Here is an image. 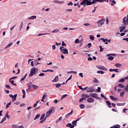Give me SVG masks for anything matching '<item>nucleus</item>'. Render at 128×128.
Listing matches in <instances>:
<instances>
[{"label": "nucleus", "mask_w": 128, "mask_h": 128, "mask_svg": "<svg viewBox=\"0 0 128 128\" xmlns=\"http://www.w3.org/2000/svg\"><path fill=\"white\" fill-rule=\"evenodd\" d=\"M81 6L86 7V6H92V0H84L80 3Z\"/></svg>", "instance_id": "1"}, {"label": "nucleus", "mask_w": 128, "mask_h": 128, "mask_svg": "<svg viewBox=\"0 0 128 128\" xmlns=\"http://www.w3.org/2000/svg\"><path fill=\"white\" fill-rule=\"evenodd\" d=\"M52 110H54V107H51L50 108L49 110L46 112V118H48L49 116L52 114Z\"/></svg>", "instance_id": "2"}, {"label": "nucleus", "mask_w": 128, "mask_h": 128, "mask_svg": "<svg viewBox=\"0 0 128 128\" xmlns=\"http://www.w3.org/2000/svg\"><path fill=\"white\" fill-rule=\"evenodd\" d=\"M122 24H124V26H126L128 25V14L126 16H124L122 19Z\"/></svg>", "instance_id": "3"}, {"label": "nucleus", "mask_w": 128, "mask_h": 128, "mask_svg": "<svg viewBox=\"0 0 128 128\" xmlns=\"http://www.w3.org/2000/svg\"><path fill=\"white\" fill-rule=\"evenodd\" d=\"M36 68H31V70L30 71V74H29V76H34L36 74Z\"/></svg>", "instance_id": "4"}, {"label": "nucleus", "mask_w": 128, "mask_h": 128, "mask_svg": "<svg viewBox=\"0 0 128 128\" xmlns=\"http://www.w3.org/2000/svg\"><path fill=\"white\" fill-rule=\"evenodd\" d=\"M90 96L92 98H96V100H100V99L102 100L101 98H98V94L91 93L90 94Z\"/></svg>", "instance_id": "5"}, {"label": "nucleus", "mask_w": 128, "mask_h": 128, "mask_svg": "<svg viewBox=\"0 0 128 128\" xmlns=\"http://www.w3.org/2000/svg\"><path fill=\"white\" fill-rule=\"evenodd\" d=\"M105 22H106V19L103 18L98 20L96 22V24H99L100 26H102V24H104Z\"/></svg>", "instance_id": "6"}, {"label": "nucleus", "mask_w": 128, "mask_h": 128, "mask_svg": "<svg viewBox=\"0 0 128 128\" xmlns=\"http://www.w3.org/2000/svg\"><path fill=\"white\" fill-rule=\"evenodd\" d=\"M9 96H10V98H12V102H14V100H16V97L18 96V94H14V96L10 94L9 95Z\"/></svg>", "instance_id": "7"}, {"label": "nucleus", "mask_w": 128, "mask_h": 128, "mask_svg": "<svg viewBox=\"0 0 128 128\" xmlns=\"http://www.w3.org/2000/svg\"><path fill=\"white\" fill-rule=\"evenodd\" d=\"M97 68H98V70H105L106 72V70H108V68H106L104 67V66H97Z\"/></svg>", "instance_id": "8"}, {"label": "nucleus", "mask_w": 128, "mask_h": 128, "mask_svg": "<svg viewBox=\"0 0 128 128\" xmlns=\"http://www.w3.org/2000/svg\"><path fill=\"white\" fill-rule=\"evenodd\" d=\"M94 92V87H90L86 90L87 92Z\"/></svg>", "instance_id": "9"}, {"label": "nucleus", "mask_w": 128, "mask_h": 128, "mask_svg": "<svg viewBox=\"0 0 128 128\" xmlns=\"http://www.w3.org/2000/svg\"><path fill=\"white\" fill-rule=\"evenodd\" d=\"M96 2H102V0H93L92 1L91 0V4H96Z\"/></svg>", "instance_id": "10"}, {"label": "nucleus", "mask_w": 128, "mask_h": 128, "mask_svg": "<svg viewBox=\"0 0 128 128\" xmlns=\"http://www.w3.org/2000/svg\"><path fill=\"white\" fill-rule=\"evenodd\" d=\"M62 54H68V48H64L63 49V50L62 51Z\"/></svg>", "instance_id": "11"}, {"label": "nucleus", "mask_w": 128, "mask_h": 128, "mask_svg": "<svg viewBox=\"0 0 128 128\" xmlns=\"http://www.w3.org/2000/svg\"><path fill=\"white\" fill-rule=\"evenodd\" d=\"M87 102L90 104H92V102H94V100L92 98H89L87 99Z\"/></svg>", "instance_id": "12"}, {"label": "nucleus", "mask_w": 128, "mask_h": 128, "mask_svg": "<svg viewBox=\"0 0 128 128\" xmlns=\"http://www.w3.org/2000/svg\"><path fill=\"white\" fill-rule=\"evenodd\" d=\"M54 4H64V1H58V0H55L53 1Z\"/></svg>", "instance_id": "13"}, {"label": "nucleus", "mask_w": 128, "mask_h": 128, "mask_svg": "<svg viewBox=\"0 0 128 128\" xmlns=\"http://www.w3.org/2000/svg\"><path fill=\"white\" fill-rule=\"evenodd\" d=\"M12 128H24V126H18V124H13L12 125Z\"/></svg>", "instance_id": "14"}, {"label": "nucleus", "mask_w": 128, "mask_h": 128, "mask_svg": "<svg viewBox=\"0 0 128 128\" xmlns=\"http://www.w3.org/2000/svg\"><path fill=\"white\" fill-rule=\"evenodd\" d=\"M72 114H74V110H72L70 112H69L68 114H66V115L65 118H68L70 116H72Z\"/></svg>", "instance_id": "15"}, {"label": "nucleus", "mask_w": 128, "mask_h": 128, "mask_svg": "<svg viewBox=\"0 0 128 128\" xmlns=\"http://www.w3.org/2000/svg\"><path fill=\"white\" fill-rule=\"evenodd\" d=\"M120 32H122V31L126 30V26H120Z\"/></svg>", "instance_id": "16"}, {"label": "nucleus", "mask_w": 128, "mask_h": 128, "mask_svg": "<svg viewBox=\"0 0 128 128\" xmlns=\"http://www.w3.org/2000/svg\"><path fill=\"white\" fill-rule=\"evenodd\" d=\"M82 98H90V96L86 94H82L81 95Z\"/></svg>", "instance_id": "17"}, {"label": "nucleus", "mask_w": 128, "mask_h": 128, "mask_svg": "<svg viewBox=\"0 0 128 128\" xmlns=\"http://www.w3.org/2000/svg\"><path fill=\"white\" fill-rule=\"evenodd\" d=\"M110 98L111 100H112L117 101V100H118V98H114V96H110Z\"/></svg>", "instance_id": "18"}, {"label": "nucleus", "mask_w": 128, "mask_h": 128, "mask_svg": "<svg viewBox=\"0 0 128 128\" xmlns=\"http://www.w3.org/2000/svg\"><path fill=\"white\" fill-rule=\"evenodd\" d=\"M106 104L108 106V108H112V104L110 103V101L106 100Z\"/></svg>", "instance_id": "19"}, {"label": "nucleus", "mask_w": 128, "mask_h": 128, "mask_svg": "<svg viewBox=\"0 0 128 128\" xmlns=\"http://www.w3.org/2000/svg\"><path fill=\"white\" fill-rule=\"evenodd\" d=\"M58 81V76H56L55 78L52 80V82H56Z\"/></svg>", "instance_id": "20"}, {"label": "nucleus", "mask_w": 128, "mask_h": 128, "mask_svg": "<svg viewBox=\"0 0 128 128\" xmlns=\"http://www.w3.org/2000/svg\"><path fill=\"white\" fill-rule=\"evenodd\" d=\"M9 82H10L12 86H16V84H14V80H12V79L9 80Z\"/></svg>", "instance_id": "21"}, {"label": "nucleus", "mask_w": 128, "mask_h": 128, "mask_svg": "<svg viewBox=\"0 0 128 128\" xmlns=\"http://www.w3.org/2000/svg\"><path fill=\"white\" fill-rule=\"evenodd\" d=\"M46 96H48L46 95V94H44L42 97V98L41 100V102H44V98H46Z\"/></svg>", "instance_id": "22"}, {"label": "nucleus", "mask_w": 128, "mask_h": 128, "mask_svg": "<svg viewBox=\"0 0 128 128\" xmlns=\"http://www.w3.org/2000/svg\"><path fill=\"white\" fill-rule=\"evenodd\" d=\"M12 42H10L8 45H7L6 47H5V49L6 48H10V46H12Z\"/></svg>", "instance_id": "23"}, {"label": "nucleus", "mask_w": 128, "mask_h": 128, "mask_svg": "<svg viewBox=\"0 0 128 128\" xmlns=\"http://www.w3.org/2000/svg\"><path fill=\"white\" fill-rule=\"evenodd\" d=\"M32 88H33L34 90H38V86H36V84H32Z\"/></svg>", "instance_id": "24"}, {"label": "nucleus", "mask_w": 128, "mask_h": 128, "mask_svg": "<svg viewBox=\"0 0 128 128\" xmlns=\"http://www.w3.org/2000/svg\"><path fill=\"white\" fill-rule=\"evenodd\" d=\"M22 92L23 94L22 98H26V90H24L22 89Z\"/></svg>", "instance_id": "25"}, {"label": "nucleus", "mask_w": 128, "mask_h": 128, "mask_svg": "<svg viewBox=\"0 0 128 128\" xmlns=\"http://www.w3.org/2000/svg\"><path fill=\"white\" fill-rule=\"evenodd\" d=\"M89 38L90 40H94V36L92 35H90Z\"/></svg>", "instance_id": "26"}, {"label": "nucleus", "mask_w": 128, "mask_h": 128, "mask_svg": "<svg viewBox=\"0 0 128 128\" xmlns=\"http://www.w3.org/2000/svg\"><path fill=\"white\" fill-rule=\"evenodd\" d=\"M32 82L28 83V90H30V88H32Z\"/></svg>", "instance_id": "27"}, {"label": "nucleus", "mask_w": 128, "mask_h": 128, "mask_svg": "<svg viewBox=\"0 0 128 128\" xmlns=\"http://www.w3.org/2000/svg\"><path fill=\"white\" fill-rule=\"evenodd\" d=\"M36 16H31L30 17L28 18V20H36Z\"/></svg>", "instance_id": "28"}, {"label": "nucleus", "mask_w": 128, "mask_h": 128, "mask_svg": "<svg viewBox=\"0 0 128 128\" xmlns=\"http://www.w3.org/2000/svg\"><path fill=\"white\" fill-rule=\"evenodd\" d=\"M67 74H78V72H76L75 71H69L68 72H67Z\"/></svg>", "instance_id": "29"}, {"label": "nucleus", "mask_w": 128, "mask_h": 128, "mask_svg": "<svg viewBox=\"0 0 128 128\" xmlns=\"http://www.w3.org/2000/svg\"><path fill=\"white\" fill-rule=\"evenodd\" d=\"M126 104V103H117L116 106H122Z\"/></svg>", "instance_id": "30"}, {"label": "nucleus", "mask_w": 128, "mask_h": 128, "mask_svg": "<svg viewBox=\"0 0 128 128\" xmlns=\"http://www.w3.org/2000/svg\"><path fill=\"white\" fill-rule=\"evenodd\" d=\"M79 106L81 110H82L86 108V106L84 104H80Z\"/></svg>", "instance_id": "31"}, {"label": "nucleus", "mask_w": 128, "mask_h": 128, "mask_svg": "<svg viewBox=\"0 0 128 128\" xmlns=\"http://www.w3.org/2000/svg\"><path fill=\"white\" fill-rule=\"evenodd\" d=\"M44 116H46V114H42L40 118V120H42L44 118Z\"/></svg>", "instance_id": "32"}, {"label": "nucleus", "mask_w": 128, "mask_h": 128, "mask_svg": "<svg viewBox=\"0 0 128 128\" xmlns=\"http://www.w3.org/2000/svg\"><path fill=\"white\" fill-rule=\"evenodd\" d=\"M40 114H37L35 116V118H34V120H38V118H40Z\"/></svg>", "instance_id": "33"}, {"label": "nucleus", "mask_w": 128, "mask_h": 128, "mask_svg": "<svg viewBox=\"0 0 128 128\" xmlns=\"http://www.w3.org/2000/svg\"><path fill=\"white\" fill-rule=\"evenodd\" d=\"M115 66L116 68H120V66H122V64L120 63L116 64Z\"/></svg>", "instance_id": "34"}, {"label": "nucleus", "mask_w": 128, "mask_h": 128, "mask_svg": "<svg viewBox=\"0 0 128 128\" xmlns=\"http://www.w3.org/2000/svg\"><path fill=\"white\" fill-rule=\"evenodd\" d=\"M114 58L112 56H110L108 57V60H114Z\"/></svg>", "instance_id": "35"}, {"label": "nucleus", "mask_w": 128, "mask_h": 128, "mask_svg": "<svg viewBox=\"0 0 128 128\" xmlns=\"http://www.w3.org/2000/svg\"><path fill=\"white\" fill-rule=\"evenodd\" d=\"M125 80L124 78H122L118 81V82H124Z\"/></svg>", "instance_id": "36"}, {"label": "nucleus", "mask_w": 128, "mask_h": 128, "mask_svg": "<svg viewBox=\"0 0 128 128\" xmlns=\"http://www.w3.org/2000/svg\"><path fill=\"white\" fill-rule=\"evenodd\" d=\"M46 34H50L49 33L40 34H38L37 36H46Z\"/></svg>", "instance_id": "37"}, {"label": "nucleus", "mask_w": 128, "mask_h": 128, "mask_svg": "<svg viewBox=\"0 0 128 128\" xmlns=\"http://www.w3.org/2000/svg\"><path fill=\"white\" fill-rule=\"evenodd\" d=\"M118 88H124V86L122 84H120L118 85Z\"/></svg>", "instance_id": "38"}, {"label": "nucleus", "mask_w": 128, "mask_h": 128, "mask_svg": "<svg viewBox=\"0 0 128 128\" xmlns=\"http://www.w3.org/2000/svg\"><path fill=\"white\" fill-rule=\"evenodd\" d=\"M60 32V30L58 29H55L52 31V32L53 34L58 32Z\"/></svg>", "instance_id": "39"}, {"label": "nucleus", "mask_w": 128, "mask_h": 128, "mask_svg": "<svg viewBox=\"0 0 128 128\" xmlns=\"http://www.w3.org/2000/svg\"><path fill=\"white\" fill-rule=\"evenodd\" d=\"M26 75H27V74H25V76H24V77H22V78L20 80V82H22V81H24V80H26Z\"/></svg>", "instance_id": "40"}, {"label": "nucleus", "mask_w": 128, "mask_h": 128, "mask_svg": "<svg viewBox=\"0 0 128 128\" xmlns=\"http://www.w3.org/2000/svg\"><path fill=\"white\" fill-rule=\"evenodd\" d=\"M100 40H102L103 42H106L108 40V39H104V38H101L99 39V41Z\"/></svg>", "instance_id": "41"}, {"label": "nucleus", "mask_w": 128, "mask_h": 128, "mask_svg": "<svg viewBox=\"0 0 128 128\" xmlns=\"http://www.w3.org/2000/svg\"><path fill=\"white\" fill-rule=\"evenodd\" d=\"M72 124L73 126H76V121L75 120H73L72 122Z\"/></svg>", "instance_id": "42"}, {"label": "nucleus", "mask_w": 128, "mask_h": 128, "mask_svg": "<svg viewBox=\"0 0 128 128\" xmlns=\"http://www.w3.org/2000/svg\"><path fill=\"white\" fill-rule=\"evenodd\" d=\"M10 104H12V102H10L7 104L6 105V108H10Z\"/></svg>", "instance_id": "43"}, {"label": "nucleus", "mask_w": 128, "mask_h": 128, "mask_svg": "<svg viewBox=\"0 0 128 128\" xmlns=\"http://www.w3.org/2000/svg\"><path fill=\"white\" fill-rule=\"evenodd\" d=\"M97 74H104V72L102 70H98L97 71Z\"/></svg>", "instance_id": "44"}, {"label": "nucleus", "mask_w": 128, "mask_h": 128, "mask_svg": "<svg viewBox=\"0 0 128 128\" xmlns=\"http://www.w3.org/2000/svg\"><path fill=\"white\" fill-rule=\"evenodd\" d=\"M6 88H8V90H12V88L8 84H6Z\"/></svg>", "instance_id": "45"}, {"label": "nucleus", "mask_w": 128, "mask_h": 128, "mask_svg": "<svg viewBox=\"0 0 128 128\" xmlns=\"http://www.w3.org/2000/svg\"><path fill=\"white\" fill-rule=\"evenodd\" d=\"M53 86H56V88H60V86H62V84H54Z\"/></svg>", "instance_id": "46"}, {"label": "nucleus", "mask_w": 128, "mask_h": 128, "mask_svg": "<svg viewBox=\"0 0 128 128\" xmlns=\"http://www.w3.org/2000/svg\"><path fill=\"white\" fill-rule=\"evenodd\" d=\"M6 120V117H4L1 120V122H0V124H2V122H4Z\"/></svg>", "instance_id": "47"}, {"label": "nucleus", "mask_w": 128, "mask_h": 128, "mask_svg": "<svg viewBox=\"0 0 128 128\" xmlns=\"http://www.w3.org/2000/svg\"><path fill=\"white\" fill-rule=\"evenodd\" d=\"M94 82L95 84H98L99 82H98V80L96 79V78H94Z\"/></svg>", "instance_id": "48"}, {"label": "nucleus", "mask_w": 128, "mask_h": 128, "mask_svg": "<svg viewBox=\"0 0 128 128\" xmlns=\"http://www.w3.org/2000/svg\"><path fill=\"white\" fill-rule=\"evenodd\" d=\"M64 47L62 46H61L60 48V52H62V51L64 50Z\"/></svg>", "instance_id": "49"}, {"label": "nucleus", "mask_w": 128, "mask_h": 128, "mask_svg": "<svg viewBox=\"0 0 128 128\" xmlns=\"http://www.w3.org/2000/svg\"><path fill=\"white\" fill-rule=\"evenodd\" d=\"M86 100V98L82 97V98L79 100V102H82V100Z\"/></svg>", "instance_id": "50"}, {"label": "nucleus", "mask_w": 128, "mask_h": 128, "mask_svg": "<svg viewBox=\"0 0 128 128\" xmlns=\"http://www.w3.org/2000/svg\"><path fill=\"white\" fill-rule=\"evenodd\" d=\"M62 116L60 117L58 119V120L56 121V124H58V122H60V120H62Z\"/></svg>", "instance_id": "51"}, {"label": "nucleus", "mask_w": 128, "mask_h": 128, "mask_svg": "<svg viewBox=\"0 0 128 128\" xmlns=\"http://www.w3.org/2000/svg\"><path fill=\"white\" fill-rule=\"evenodd\" d=\"M124 92L123 91L121 93H120V96H121V98H122V96H124Z\"/></svg>", "instance_id": "52"}, {"label": "nucleus", "mask_w": 128, "mask_h": 128, "mask_svg": "<svg viewBox=\"0 0 128 128\" xmlns=\"http://www.w3.org/2000/svg\"><path fill=\"white\" fill-rule=\"evenodd\" d=\"M116 2L114 0H112V4H111V6H114Z\"/></svg>", "instance_id": "53"}, {"label": "nucleus", "mask_w": 128, "mask_h": 128, "mask_svg": "<svg viewBox=\"0 0 128 128\" xmlns=\"http://www.w3.org/2000/svg\"><path fill=\"white\" fill-rule=\"evenodd\" d=\"M67 96H68V94H66L63 95L61 98V100H62V98H66Z\"/></svg>", "instance_id": "54"}, {"label": "nucleus", "mask_w": 128, "mask_h": 128, "mask_svg": "<svg viewBox=\"0 0 128 128\" xmlns=\"http://www.w3.org/2000/svg\"><path fill=\"white\" fill-rule=\"evenodd\" d=\"M99 48H100V52H103L104 50V48H102V46H100Z\"/></svg>", "instance_id": "55"}, {"label": "nucleus", "mask_w": 128, "mask_h": 128, "mask_svg": "<svg viewBox=\"0 0 128 128\" xmlns=\"http://www.w3.org/2000/svg\"><path fill=\"white\" fill-rule=\"evenodd\" d=\"M70 126H72V124L70 123H68L66 125V128H70Z\"/></svg>", "instance_id": "56"}, {"label": "nucleus", "mask_w": 128, "mask_h": 128, "mask_svg": "<svg viewBox=\"0 0 128 128\" xmlns=\"http://www.w3.org/2000/svg\"><path fill=\"white\" fill-rule=\"evenodd\" d=\"M78 88H80V90H84V88H82V87L80 85H78Z\"/></svg>", "instance_id": "57"}, {"label": "nucleus", "mask_w": 128, "mask_h": 128, "mask_svg": "<svg viewBox=\"0 0 128 128\" xmlns=\"http://www.w3.org/2000/svg\"><path fill=\"white\" fill-rule=\"evenodd\" d=\"M80 42V40L78 39H76L74 41L75 44H78Z\"/></svg>", "instance_id": "58"}, {"label": "nucleus", "mask_w": 128, "mask_h": 128, "mask_svg": "<svg viewBox=\"0 0 128 128\" xmlns=\"http://www.w3.org/2000/svg\"><path fill=\"white\" fill-rule=\"evenodd\" d=\"M16 78H18L17 76H14L12 77L11 78H10V80H16Z\"/></svg>", "instance_id": "59"}, {"label": "nucleus", "mask_w": 128, "mask_h": 128, "mask_svg": "<svg viewBox=\"0 0 128 128\" xmlns=\"http://www.w3.org/2000/svg\"><path fill=\"white\" fill-rule=\"evenodd\" d=\"M96 92H100V87H98V90H96Z\"/></svg>", "instance_id": "60"}, {"label": "nucleus", "mask_w": 128, "mask_h": 128, "mask_svg": "<svg viewBox=\"0 0 128 128\" xmlns=\"http://www.w3.org/2000/svg\"><path fill=\"white\" fill-rule=\"evenodd\" d=\"M20 27V28H24V23H22V22H21Z\"/></svg>", "instance_id": "61"}, {"label": "nucleus", "mask_w": 128, "mask_h": 128, "mask_svg": "<svg viewBox=\"0 0 128 128\" xmlns=\"http://www.w3.org/2000/svg\"><path fill=\"white\" fill-rule=\"evenodd\" d=\"M62 46H66V43H64V42L62 41Z\"/></svg>", "instance_id": "62"}, {"label": "nucleus", "mask_w": 128, "mask_h": 128, "mask_svg": "<svg viewBox=\"0 0 128 128\" xmlns=\"http://www.w3.org/2000/svg\"><path fill=\"white\" fill-rule=\"evenodd\" d=\"M88 60L89 62H90L91 60H92V57H88Z\"/></svg>", "instance_id": "63"}, {"label": "nucleus", "mask_w": 128, "mask_h": 128, "mask_svg": "<svg viewBox=\"0 0 128 128\" xmlns=\"http://www.w3.org/2000/svg\"><path fill=\"white\" fill-rule=\"evenodd\" d=\"M28 118H30V112H29V114L28 115Z\"/></svg>", "instance_id": "64"}]
</instances>
